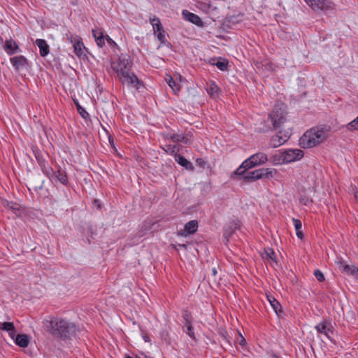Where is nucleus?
Returning a JSON list of instances; mask_svg holds the SVG:
<instances>
[{
  "label": "nucleus",
  "instance_id": "29",
  "mask_svg": "<svg viewBox=\"0 0 358 358\" xmlns=\"http://www.w3.org/2000/svg\"><path fill=\"white\" fill-rule=\"evenodd\" d=\"M184 331L189 335L192 338H195L194 332L193 327L191 324L190 320H187V322H185L184 327Z\"/></svg>",
  "mask_w": 358,
  "mask_h": 358
},
{
  "label": "nucleus",
  "instance_id": "7",
  "mask_svg": "<svg viewBox=\"0 0 358 358\" xmlns=\"http://www.w3.org/2000/svg\"><path fill=\"white\" fill-rule=\"evenodd\" d=\"M46 175L51 179L61 182L62 185H67L68 177L66 172L62 169H58L56 172H53L52 169L48 168L45 169Z\"/></svg>",
  "mask_w": 358,
  "mask_h": 358
},
{
  "label": "nucleus",
  "instance_id": "30",
  "mask_svg": "<svg viewBox=\"0 0 358 358\" xmlns=\"http://www.w3.org/2000/svg\"><path fill=\"white\" fill-rule=\"evenodd\" d=\"M243 178L245 181H255L259 180L258 169L253 171L249 172L243 176Z\"/></svg>",
  "mask_w": 358,
  "mask_h": 358
},
{
  "label": "nucleus",
  "instance_id": "43",
  "mask_svg": "<svg viewBox=\"0 0 358 358\" xmlns=\"http://www.w3.org/2000/svg\"><path fill=\"white\" fill-rule=\"evenodd\" d=\"M97 45L99 47V48H102L103 47V45H105V38H104V36H103L101 38H98L95 40Z\"/></svg>",
  "mask_w": 358,
  "mask_h": 358
},
{
  "label": "nucleus",
  "instance_id": "37",
  "mask_svg": "<svg viewBox=\"0 0 358 358\" xmlns=\"http://www.w3.org/2000/svg\"><path fill=\"white\" fill-rule=\"evenodd\" d=\"M314 275L319 282H323L325 280L323 273L318 269L314 271Z\"/></svg>",
  "mask_w": 358,
  "mask_h": 358
},
{
  "label": "nucleus",
  "instance_id": "6",
  "mask_svg": "<svg viewBox=\"0 0 358 358\" xmlns=\"http://www.w3.org/2000/svg\"><path fill=\"white\" fill-rule=\"evenodd\" d=\"M315 11H331L335 9L334 3L330 0H304Z\"/></svg>",
  "mask_w": 358,
  "mask_h": 358
},
{
  "label": "nucleus",
  "instance_id": "31",
  "mask_svg": "<svg viewBox=\"0 0 358 358\" xmlns=\"http://www.w3.org/2000/svg\"><path fill=\"white\" fill-rule=\"evenodd\" d=\"M160 148L166 153L171 155H176L179 152V148L177 145H165L164 146H160Z\"/></svg>",
  "mask_w": 358,
  "mask_h": 358
},
{
  "label": "nucleus",
  "instance_id": "9",
  "mask_svg": "<svg viewBox=\"0 0 358 358\" xmlns=\"http://www.w3.org/2000/svg\"><path fill=\"white\" fill-rule=\"evenodd\" d=\"M198 229V222L195 220H191L185 224L184 229L178 231V235L180 236H187L189 234H194Z\"/></svg>",
  "mask_w": 358,
  "mask_h": 358
},
{
  "label": "nucleus",
  "instance_id": "48",
  "mask_svg": "<svg viewBox=\"0 0 358 358\" xmlns=\"http://www.w3.org/2000/svg\"><path fill=\"white\" fill-rule=\"evenodd\" d=\"M354 197L356 201L358 203V190H355L354 192Z\"/></svg>",
  "mask_w": 358,
  "mask_h": 358
},
{
  "label": "nucleus",
  "instance_id": "8",
  "mask_svg": "<svg viewBox=\"0 0 358 358\" xmlns=\"http://www.w3.org/2000/svg\"><path fill=\"white\" fill-rule=\"evenodd\" d=\"M283 153L285 164L299 160L303 157V152L300 149L284 150Z\"/></svg>",
  "mask_w": 358,
  "mask_h": 358
},
{
  "label": "nucleus",
  "instance_id": "54",
  "mask_svg": "<svg viewBox=\"0 0 358 358\" xmlns=\"http://www.w3.org/2000/svg\"><path fill=\"white\" fill-rule=\"evenodd\" d=\"M151 358H153V357H151Z\"/></svg>",
  "mask_w": 358,
  "mask_h": 358
},
{
  "label": "nucleus",
  "instance_id": "36",
  "mask_svg": "<svg viewBox=\"0 0 358 358\" xmlns=\"http://www.w3.org/2000/svg\"><path fill=\"white\" fill-rule=\"evenodd\" d=\"M347 127L349 130H358V117L350 122Z\"/></svg>",
  "mask_w": 358,
  "mask_h": 358
},
{
  "label": "nucleus",
  "instance_id": "3",
  "mask_svg": "<svg viewBox=\"0 0 358 358\" xmlns=\"http://www.w3.org/2000/svg\"><path fill=\"white\" fill-rule=\"evenodd\" d=\"M329 130L325 127H315L307 130L299 140L303 148L315 147L323 143L328 137Z\"/></svg>",
  "mask_w": 358,
  "mask_h": 358
},
{
  "label": "nucleus",
  "instance_id": "23",
  "mask_svg": "<svg viewBox=\"0 0 358 358\" xmlns=\"http://www.w3.org/2000/svg\"><path fill=\"white\" fill-rule=\"evenodd\" d=\"M14 339L15 343L21 348H26L29 343V338L25 334H15Z\"/></svg>",
  "mask_w": 358,
  "mask_h": 358
},
{
  "label": "nucleus",
  "instance_id": "52",
  "mask_svg": "<svg viewBox=\"0 0 358 358\" xmlns=\"http://www.w3.org/2000/svg\"><path fill=\"white\" fill-rule=\"evenodd\" d=\"M179 246L181 247V248H186V245H185V244L179 245Z\"/></svg>",
  "mask_w": 358,
  "mask_h": 358
},
{
  "label": "nucleus",
  "instance_id": "21",
  "mask_svg": "<svg viewBox=\"0 0 358 358\" xmlns=\"http://www.w3.org/2000/svg\"><path fill=\"white\" fill-rule=\"evenodd\" d=\"M339 264L340 268L345 273L353 276L358 275V268L355 265L343 264L342 262H340Z\"/></svg>",
  "mask_w": 358,
  "mask_h": 358
},
{
  "label": "nucleus",
  "instance_id": "17",
  "mask_svg": "<svg viewBox=\"0 0 358 358\" xmlns=\"http://www.w3.org/2000/svg\"><path fill=\"white\" fill-rule=\"evenodd\" d=\"M71 42L73 43L74 52L80 57L83 54L82 39L77 36L76 37H71Z\"/></svg>",
  "mask_w": 358,
  "mask_h": 358
},
{
  "label": "nucleus",
  "instance_id": "2",
  "mask_svg": "<svg viewBox=\"0 0 358 358\" xmlns=\"http://www.w3.org/2000/svg\"><path fill=\"white\" fill-rule=\"evenodd\" d=\"M48 329L52 336L62 340L71 339L78 330L74 323L60 317L52 318Z\"/></svg>",
  "mask_w": 358,
  "mask_h": 358
},
{
  "label": "nucleus",
  "instance_id": "33",
  "mask_svg": "<svg viewBox=\"0 0 358 358\" xmlns=\"http://www.w3.org/2000/svg\"><path fill=\"white\" fill-rule=\"evenodd\" d=\"M77 110L78 113L80 115V116L84 118L87 119L89 117L90 115L89 113L85 110L84 108H83L78 101H75Z\"/></svg>",
  "mask_w": 358,
  "mask_h": 358
},
{
  "label": "nucleus",
  "instance_id": "39",
  "mask_svg": "<svg viewBox=\"0 0 358 358\" xmlns=\"http://www.w3.org/2000/svg\"><path fill=\"white\" fill-rule=\"evenodd\" d=\"M92 36L96 40L98 38H101L104 35L103 31L101 29H96L92 30Z\"/></svg>",
  "mask_w": 358,
  "mask_h": 358
},
{
  "label": "nucleus",
  "instance_id": "4",
  "mask_svg": "<svg viewBox=\"0 0 358 358\" xmlns=\"http://www.w3.org/2000/svg\"><path fill=\"white\" fill-rule=\"evenodd\" d=\"M267 155L264 152H257L245 159L241 165L234 171V174L243 176L245 172L255 166L264 164L268 162Z\"/></svg>",
  "mask_w": 358,
  "mask_h": 358
},
{
  "label": "nucleus",
  "instance_id": "27",
  "mask_svg": "<svg viewBox=\"0 0 358 358\" xmlns=\"http://www.w3.org/2000/svg\"><path fill=\"white\" fill-rule=\"evenodd\" d=\"M267 299L271 306H272V308L277 314L281 312V306L280 303L273 296H268Z\"/></svg>",
  "mask_w": 358,
  "mask_h": 358
},
{
  "label": "nucleus",
  "instance_id": "46",
  "mask_svg": "<svg viewBox=\"0 0 358 358\" xmlns=\"http://www.w3.org/2000/svg\"><path fill=\"white\" fill-rule=\"evenodd\" d=\"M148 356L143 352L138 353L136 355V358H145Z\"/></svg>",
  "mask_w": 358,
  "mask_h": 358
},
{
  "label": "nucleus",
  "instance_id": "28",
  "mask_svg": "<svg viewBox=\"0 0 358 358\" xmlns=\"http://www.w3.org/2000/svg\"><path fill=\"white\" fill-rule=\"evenodd\" d=\"M152 224L153 223L151 220H145L143 222L140 227V236H143L148 231H150L152 227Z\"/></svg>",
  "mask_w": 358,
  "mask_h": 358
},
{
  "label": "nucleus",
  "instance_id": "24",
  "mask_svg": "<svg viewBox=\"0 0 358 358\" xmlns=\"http://www.w3.org/2000/svg\"><path fill=\"white\" fill-rule=\"evenodd\" d=\"M173 138H175L173 143H182L185 145L189 144L192 141V136L189 134L183 135L176 134V136L173 137Z\"/></svg>",
  "mask_w": 358,
  "mask_h": 358
},
{
  "label": "nucleus",
  "instance_id": "50",
  "mask_svg": "<svg viewBox=\"0 0 358 358\" xmlns=\"http://www.w3.org/2000/svg\"><path fill=\"white\" fill-rule=\"evenodd\" d=\"M143 339L145 342H150V338L148 336H143Z\"/></svg>",
  "mask_w": 358,
  "mask_h": 358
},
{
  "label": "nucleus",
  "instance_id": "14",
  "mask_svg": "<svg viewBox=\"0 0 358 358\" xmlns=\"http://www.w3.org/2000/svg\"><path fill=\"white\" fill-rule=\"evenodd\" d=\"M3 50L8 55H12L17 52L19 45L12 39L6 40L3 44Z\"/></svg>",
  "mask_w": 358,
  "mask_h": 358
},
{
  "label": "nucleus",
  "instance_id": "51",
  "mask_svg": "<svg viewBox=\"0 0 358 358\" xmlns=\"http://www.w3.org/2000/svg\"><path fill=\"white\" fill-rule=\"evenodd\" d=\"M212 273L213 275H215L217 274V271L215 268L212 269Z\"/></svg>",
  "mask_w": 358,
  "mask_h": 358
},
{
  "label": "nucleus",
  "instance_id": "11",
  "mask_svg": "<svg viewBox=\"0 0 358 358\" xmlns=\"http://www.w3.org/2000/svg\"><path fill=\"white\" fill-rule=\"evenodd\" d=\"M182 15L185 20L190 22L192 24H194L199 27H202L203 25L201 19L194 13H192L187 10H184L182 12Z\"/></svg>",
  "mask_w": 358,
  "mask_h": 358
},
{
  "label": "nucleus",
  "instance_id": "10",
  "mask_svg": "<svg viewBox=\"0 0 358 358\" xmlns=\"http://www.w3.org/2000/svg\"><path fill=\"white\" fill-rule=\"evenodd\" d=\"M10 62L16 71H20L28 66V60L23 55L11 57Z\"/></svg>",
  "mask_w": 358,
  "mask_h": 358
},
{
  "label": "nucleus",
  "instance_id": "1",
  "mask_svg": "<svg viewBox=\"0 0 358 358\" xmlns=\"http://www.w3.org/2000/svg\"><path fill=\"white\" fill-rule=\"evenodd\" d=\"M132 66V60L126 55H121L111 64L112 69L115 71L122 84L138 90L141 85V81L131 71Z\"/></svg>",
  "mask_w": 358,
  "mask_h": 358
},
{
  "label": "nucleus",
  "instance_id": "35",
  "mask_svg": "<svg viewBox=\"0 0 358 358\" xmlns=\"http://www.w3.org/2000/svg\"><path fill=\"white\" fill-rule=\"evenodd\" d=\"M176 136V134H172L170 132H164L161 134V136L164 141H171L174 142L175 138L173 137Z\"/></svg>",
  "mask_w": 358,
  "mask_h": 358
},
{
  "label": "nucleus",
  "instance_id": "12",
  "mask_svg": "<svg viewBox=\"0 0 358 358\" xmlns=\"http://www.w3.org/2000/svg\"><path fill=\"white\" fill-rule=\"evenodd\" d=\"M262 257L267 261L271 266L277 264L276 255L273 249L271 248H264L262 254Z\"/></svg>",
  "mask_w": 358,
  "mask_h": 358
},
{
  "label": "nucleus",
  "instance_id": "34",
  "mask_svg": "<svg viewBox=\"0 0 358 358\" xmlns=\"http://www.w3.org/2000/svg\"><path fill=\"white\" fill-rule=\"evenodd\" d=\"M215 65L220 70L225 71L227 69L228 62L226 59L219 60Z\"/></svg>",
  "mask_w": 358,
  "mask_h": 358
},
{
  "label": "nucleus",
  "instance_id": "5",
  "mask_svg": "<svg viewBox=\"0 0 358 358\" xmlns=\"http://www.w3.org/2000/svg\"><path fill=\"white\" fill-rule=\"evenodd\" d=\"M269 118L275 129L281 128L287 120L285 110L278 106L274 107L269 115Z\"/></svg>",
  "mask_w": 358,
  "mask_h": 358
},
{
  "label": "nucleus",
  "instance_id": "22",
  "mask_svg": "<svg viewBox=\"0 0 358 358\" xmlns=\"http://www.w3.org/2000/svg\"><path fill=\"white\" fill-rule=\"evenodd\" d=\"M175 160L178 164L183 166L184 168H185L187 170L192 171L194 169V166H193L192 164L189 161H188L187 159H185L183 156H182L179 154H176Z\"/></svg>",
  "mask_w": 358,
  "mask_h": 358
},
{
  "label": "nucleus",
  "instance_id": "26",
  "mask_svg": "<svg viewBox=\"0 0 358 358\" xmlns=\"http://www.w3.org/2000/svg\"><path fill=\"white\" fill-rule=\"evenodd\" d=\"M206 90L210 96L216 97L218 96L220 87L215 83H211L207 87Z\"/></svg>",
  "mask_w": 358,
  "mask_h": 358
},
{
  "label": "nucleus",
  "instance_id": "49",
  "mask_svg": "<svg viewBox=\"0 0 358 358\" xmlns=\"http://www.w3.org/2000/svg\"><path fill=\"white\" fill-rule=\"evenodd\" d=\"M184 320H185V322H187V320H189V315L187 313H185L183 315Z\"/></svg>",
  "mask_w": 358,
  "mask_h": 358
},
{
  "label": "nucleus",
  "instance_id": "45",
  "mask_svg": "<svg viewBox=\"0 0 358 358\" xmlns=\"http://www.w3.org/2000/svg\"><path fill=\"white\" fill-rule=\"evenodd\" d=\"M106 41L112 46L116 45V43L108 36H106Z\"/></svg>",
  "mask_w": 358,
  "mask_h": 358
},
{
  "label": "nucleus",
  "instance_id": "53",
  "mask_svg": "<svg viewBox=\"0 0 358 358\" xmlns=\"http://www.w3.org/2000/svg\"><path fill=\"white\" fill-rule=\"evenodd\" d=\"M125 358H133V357H131V356L127 355V356L125 357Z\"/></svg>",
  "mask_w": 358,
  "mask_h": 358
},
{
  "label": "nucleus",
  "instance_id": "40",
  "mask_svg": "<svg viewBox=\"0 0 358 358\" xmlns=\"http://www.w3.org/2000/svg\"><path fill=\"white\" fill-rule=\"evenodd\" d=\"M155 35L161 43H165L166 42L164 31L163 32L157 33Z\"/></svg>",
  "mask_w": 358,
  "mask_h": 358
},
{
  "label": "nucleus",
  "instance_id": "42",
  "mask_svg": "<svg viewBox=\"0 0 358 358\" xmlns=\"http://www.w3.org/2000/svg\"><path fill=\"white\" fill-rule=\"evenodd\" d=\"M150 21L152 26V28L155 27V24H162L160 20L155 16H153V17H150Z\"/></svg>",
  "mask_w": 358,
  "mask_h": 358
},
{
  "label": "nucleus",
  "instance_id": "13",
  "mask_svg": "<svg viewBox=\"0 0 358 358\" xmlns=\"http://www.w3.org/2000/svg\"><path fill=\"white\" fill-rule=\"evenodd\" d=\"M289 138L287 135H281L279 134L274 135L271 137L270 141V145L272 148H278L284 144Z\"/></svg>",
  "mask_w": 358,
  "mask_h": 358
},
{
  "label": "nucleus",
  "instance_id": "25",
  "mask_svg": "<svg viewBox=\"0 0 358 358\" xmlns=\"http://www.w3.org/2000/svg\"><path fill=\"white\" fill-rule=\"evenodd\" d=\"M292 222H293V224H294V228L296 230V236L299 238L302 239L303 238V234L301 230V227H302V224H301V220H299L298 219L293 218Z\"/></svg>",
  "mask_w": 358,
  "mask_h": 358
},
{
  "label": "nucleus",
  "instance_id": "16",
  "mask_svg": "<svg viewBox=\"0 0 358 358\" xmlns=\"http://www.w3.org/2000/svg\"><path fill=\"white\" fill-rule=\"evenodd\" d=\"M258 173L259 180L268 179L273 178L277 173V170L273 168H262L258 169Z\"/></svg>",
  "mask_w": 358,
  "mask_h": 358
},
{
  "label": "nucleus",
  "instance_id": "44",
  "mask_svg": "<svg viewBox=\"0 0 358 358\" xmlns=\"http://www.w3.org/2000/svg\"><path fill=\"white\" fill-rule=\"evenodd\" d=\"M153 31L155 34L159 32H163L164 28L162 25V24H155V27H153Z\"/></svg>",
  "mask_w": 358,
  "mask_h": 358
},
{
  "label": "nucleus",
  "instance_id": "15",
  "mask_svg": "<svg viewBox=\"0 0 358 358\" xmlns=\"http://www.w3.org/2000/svg\"><path fill=\"white\" fill-rule=\"evenodd\" d=\"M331 324L328 323L326 320H323L315 326L317 331L320 334H323L327 338L329 337V333L331 332Z\"/></svg>",
  "mask_w": 358,
  "mask_h": 358
},
{
  "label": "nucleus",
  "instance_id": "47",
  "mask_svg": "<svg viewBox=\"0 0 358 358\" xmlns=\"http://www.w3.org/2000/svg\"><path fill=\"white\" fill-rule=\"evenodd\" d=\"M246 343V341L245 339L241 336V340L239 341V344L242 346L245 345Z\"/></svg>",
  "mask_w": 358,
  "mask_h": 358
},
{
  "label": "nucleus",
  "instance_id": "41",
  "mask_svg": "<svg viewBox=\"0 0 358 358\" xmlns=\"http://www.w3.org/2000/svg\"><path fill=\"white\" fill-rule=\"evenodd\" d=\"M311 202L312 199L306 196H301L300 199V203L304 206H307L310 204Z\"/></svg>",
  "mask_w": 358,
  "mask_h": 358
},
{
  "label": "nucleus",
  "instance_id": "18",
  "mask_svg": "<svg viewBox=\"0 0 358 358\" xmlns=\"http://www.w3.org/2000/svg\"><path fill=\"white\" fill-rule=\"evenodd\" d=\"M0 329L7 331L9 336L14 339L16 334V329L13 322H0Z\"/></svg>",
  "mask_w": 358,
  "mask_h": 358
},
{
  "label": "nucleus",
  "instance_id": "19",
  "mask_svg": "<svg viewBox=\"0 0 358 358\" xmlns=\"http://www.w3.org/2000/svg\"><path fill=\"white\" fill-rule=\"evenodd\" d=\"M36 44L39 48L40 55L43 57L47 56L50 52V48L47 42L43 39H36Z\"/></svg>",
  "mask_w": 358,
  "mask_h": 358
},
{
  "label": "nucleus",
  "instance_id": "32",
  "mask_svg": "<svg viewBox=\"0 0 358 358\" xmlns=\"http://www.w3.org/2000/svg\"><path fill=\"white\" fill-rule=\"evenodd\" d=\"M166 82L175 94L180 90V85L178 84L171 76H169L168 78H166Z\"/></svg>",
  "mask_w": 358,
  "mask_h": 358
},
{
  "label": "nucleus",
  "instance_id": "38",
  "mask_svg": "<svg viewBox=\"0 0 358 358\" xmlns=\"http://www.w3.org/2000/svg\"><path fill=\"white\" fill-rule=\"evenodd\" d=\"M197 6L201 10L206 12V11H208L209 10V8L210 7V4L209 3L199 2Z\"/></svg>",
  "mask_w": 358,
  "mask_h": 358
},
{
  "label": "nucleus",
  "instance_id": "20",
  "mask_svg": "<svg viewBox=\"0 0 358 358\" xmlns=\"http://www.w3.org/2000/svg\"><path fill=\"white\" fill-rule=\"evenodd\" d=\"M269 161L273 165H280L285 164L283 150H278L277 152L272 155L270 157Z\"/></svg>",
  "mask_w": 358,
  "mask_h": 358
}]
</instances>
